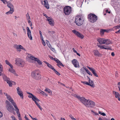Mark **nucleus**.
<instances>
[{
	"mask_svg": "<svg viewBox=\"0 0 120 120\" xmlns=\"http://www.w3.org/2000/svg\"><path fill=\"white\" fill-rule=\"evenodd\" d=\"M76 97L87 107L91 108L93 107L95 105V103L90 100H87L84 97H81L79 96L76 95Z\"/></svg>",
	"mask_w": 120,
	"mask_h": 120,
	"instance_id": "obj_1",
	"label": "nucleus"
},
{
	"mask_svg": "<svg viewBox=\"0 0 120 120\" xmlns=\"http://www.w3.org/2000/svg\"><path fill=\"white\" fill-rule=\"evenodd\" d=\"M31 76L33 78L37 80L40 79L41 78L40 72L38 70L32 71L31 73Z\"/></svg>",
	"mask_w": 120,
	"mask_h": 120,
	"instance_id": "obj_2",
	"label": "nucleus"
},
{
	"mask_svg": "<svg viewBox=\"0 0 120 120\" xmlns=\"http://www.w3.org/2000/svg\"><path fill=\"white\" fill-rule=\"evenodd\" d=\"M88 18L90 22L94 23L97 20L98 17L94 14L90 13L88 15Z\"/></svg>",
	"mask_w": 120,
	"mask_h": 120,
	"instance_id": "obj_3",
	"label": "nucleus"
},
{
	"mask_svg": "<svg viewBox=\"0 0 120 120\" xmlns=\"http://www.w3.org/2000/svg\"><path fill=\"white\" fill-rule=\"evenodd\" d=\"M83 20L81 19L80 16H76L74 22L77 26H80L82 25L83 23Z\"/></svg>",
	"mask_w": 120,
	"mask_h": 120,
	"instance_id": "obj_4",
	"label": "nucleus"
},
{
	"mask_svg": "<svg viewBox=\"0 0 120 120\" xmlns=\"http://www.w3.org/2000/svg\"><path fill=\"white\" fill-rule=\"evenodd\" d=\"M71 11V7L69 6H66L64 8V11L66 15H69Z\"/></svg>",
	"mask_w": 120,
	"mask_h": 120,
	"instance_id": "obj_5",
	"label": "nucleus"
},
{
	"mask_svg": "<svg viewBox=\"0 0 120 120\" xmlns=\"http://www.w3.org/2000/svg\"><path fill=\"white\" fill-rule=\"evenodd\" d=\"M72 32L79 38L82 39L84 38V36L82 34L75 30H72Z\"/></svg>",
	"mask_w": 120,
	"mask_h": 120,
	"instance_id": "obj_6",
	"label": "nucleus"
},
{
	"mask_svg": "<svg viewBox=\"0 0 120 120\" xmlns=\"http://www.w3.org/2000/svg\"><path fill=\"white\" fill-rule=\"evenodd\" d=\"M16 90L18 94L19 95L21 98H22V99H23V94L21 90H20V88L19 87L17 88Z\"/></svg>",
	"mask_w": 120,
	"mask_h": 120,
	"instance_id": "obj_7",
	"label": "nucleus"
},
{
	"mask_svg": "<svg viewBox=\"0 0 120 120\" xmlns=\"http://www.w3.org/2000/svg\"><path fill=\"white\" fill-rule=\"evenodd\" d=\"M26 29L28 36L30 40H32V37L31 35V31L28 27H26Z\"/></svg>",
	"mask_w": 120,
	"mask_h": 120,
	"instance_id": "obj_8",
	"label": "nucleus"
},
{
	"mask_svg": "<svg viewBox=\"0 0 120 120\" xmlns=\"http://www.w3.org/2000/svg\"><path fill=\"white\" fill-rule=\"evenodd\" d=\"M72 63L73 64L74 66L75 67H79V63L77 60L74 59L72 61Z\"/></svg>",
	"mask_w": 120,
	"mask_h": 120,
	"instance_id": "obj_9",
	"label": "nucleus"
},
{
	"mask_svg": "<svg viewBox=\"0 0 120 120\" xmlns=\"http://www.w3.org/2000/svg\"><path fill=\"white\" fill-rule=\"evenodd\" d=\"M7 110L10 112H12L14 109L13 107L11 104L6 106Z\"/></svg>",
	"mask_w": 120,
	"mask_h": 120,
	"instance_id": "obj_10",
	"label": "nucleus"
},
{
	"mask_svg": "<svg viewBox=\"0 0 120 120\" xmlns=\"http://www.w3.org/2000/svg\"><path fill=\"white\" fill-rule=\"evenodd\" d=\"M30 57L31 59L37 61L39 64L41 65L42 64V62L38 59L34 57L33 56H30Z\"/></svg>",
	"mask_w": 120,
	"mask_h": 120,
	"instance_id": "obj_11",
	"label": "nucleus"
},
{
	"mask_svg": "<svg viewBox=\"0 0 120 120\" xmlns=\"http://www.w3.org/2000/svg\"><path fill=\"white\" fill-rule=\"evenodd\" d=\"M113 94L115 95V97L118 99L119 101H120V95L118 92H116L114 91H113Z\"/></svg>",
	"mask_w": 120,
	"mask_h": 120,
	"instance_id": "obj_12",
	"label": "nucleus"
},
{
	"mask_svg": "<svg viewBox=\"0 0 120 120\" xmlns=\"http://www.w3.org/2000/svg\"><path fill=\"white\" fill-rule=\"evenodd\" d=\"M97 41L99 42V43L101 44H105V39L102 38H99L97 39Z\"/></svg>",
	"mask_w": 120,
	"mask_h": 120,
	"instance_id": "obj_13",
	"label": "nucleus"
},
{
	"mask_svg": "<svg viewBox=\"0 0 120 120\" xmlns=\"http://www.w3.org/2000/svg\"><path fill=\"white\" fill-rule=\"evenodd\" d=\"M47 20L48 21L49 23L51 26H53L54 25V23L53 22L54 21L50 17V18H48L47 19Z\"/></svg>",
	"mask_w": 120,
	"mask_h": 120,
	"instance_id": "obj_14",
	"label": "nucleus"
},
{
	"mask_svg": "<svg viewBox=\"0 0 120 120\" xmlns=\"http://www.w3.org/2000/svg\"><path fill=\"white\" fill-rule=\"evenodd\" d=\"M7 3V6L9 8H10V9H14V6L11 3H10V2H9V1Z\"/></svg>",
	"mask_w": 120,
	"mask_h": 120,
	"instance_id": "obj_15",
	"label": "nucleus"
},
{
	"mask_svg": "<svg viewBox=\"0 0 120 120\" xmlns=\"http://www.w3.org/2000/svg\"><path fill=\"white\" fill-rule=\"evenodd\" d=\"M86 69L87 68L86 67H83V68H82L80 70L81 72L83 74L84 76H85L86 73L85 71H86Z\"/></svg>",
	"mask_w": 120,
	"mask_h": 120,
	"instance_id": "obj_16",
	"label": "nucleus"
},
{
	"mask_svg": "<svg viewBox=\"0 0 120 120\" xmlns=\"http://www.w3.org/2000/svg\"><path fill=\"white\" fill-rule=\"evenodd\" d=\"M94 54L96 56H101V54L99 53L98 51L97 50H94Z\"/></svg>",
	"mask_w": 120,
	"mask_h": 120,
	"instance_id": "obj_17",
	"label": "nucleus"
},
{
	"mask_svg": "<svg viewBox=\"0 0 120 120\" xmlns=\"http://www.w3.org/2000/svg\"><path fill=\"white\" fill-rule=\"evenodd\" d=\"M14 47L17 50H18L21 49L22 48V46L20 45H14Z\"/></svg>",
	"mask_w": 120,
	"mask_h": 120,
	"instance_id": "obj_18",
	"label": "nucleus"
},
{
	"mask_svg": "<svg viewBox=\"0 0 120 120\" xmlns=\"http://www.w3.org/2000/svg\"><path fill=\"white\" fill-rule=\"evenodd\" d=\"M105 45H103V46H101V49H105L110 50H112V49L111 48V47H108V48H105Z\"/></svg>",
	"mask_w": 120,
	"mask_h": 120,
	"instance_id": "obj_19",
	"label": "nucleus"
},
{
	"mask_svg": "<svg viewBox=\"0 0 120 120\" xmlns=\"http://www.w3.org/2000/svg\"><path fill=\"white\" fill-rule=\"evenodd\" d=\"M44 5L45 6V7L47 9H49V5L48 1H46V0H44Z\"/></svg>",
	"mask_w": 120,
	"mask_h": 120,
	"instance_id": "obj_20",
	"label": "nucleus"
},
{
	"mask_svg": "<svg viewBox=\"0 0 120 120\" xmlns=\"http://www.w3.org/2000/svg\"><path fill=\"white\" fill-rule=\"evenodd\" d=\"M106 41H105V44L107 45H109L112 44V42L109 39H105Z\"/></svg>",
	"mask_w": 120,
	"mask_h": 120,
	"instance_id": "obj_21",
	"label": "nucleus"
},
{
	"mask_svg": "<svg viewBox=\"0 0 120 120\" xmlns=\"http://www.w3.org/2000/svg\"><path fill=\"white\" fill-rule=\"evenodd\" d=\"M28 97L29 98H32V100L34 101H36V97L35 96L33 95L32 96H28Z\"/></svg>",
	"mask_w": 120,
	"mask_h": 120,
	"instance_id": "obj_22",
	"label": "nucleus"
},
{
	"mask_svg": "<svg viewBox=\"0 0 120 120\" xmlns=\"http://www.w3.org/2000/svg\"><path fill=\"white\" fill-rule=\"evenodd\" d=\"M3 78L4 79V80L5 81L7 82H9V81L10 80L9 78L7 77L6 76H4L3 77Z\"/></svg>",
	"mask_w": 120,
	"mask_h": 120,
	"instance_id": "obj_23",
	"label": "nucleus"
},
{
	"mask_svg": "<svg viewBox=\"0 0 120 120\" xmlns=\"http://www.w3.org/2000/svg\"><path fill=\"white\" fill-rule=\"evenodd\" d=\"M8 71L10 72L13 73L16 75H17V74L15 72V71L13 69V68L12 69H9Z\"/></svg>",
	"mask_w": 120,
	"mask_h": 120,
	"instance_id": "obj_24",
	"label": "nucleus"
},
{
	"mask_svg": "<svg viewBox=\"0 0 120 120\" xmlns=\"http://www.w3.org/2000/svg\"><path fill=\"white\" fill-rule=\"evenodd\" d=\"M14 11V9H10V10L6 13V15H8L10 14H12Z\"/></svg>",
	"mask_w": 120,
	"mask_h": 120,
	"instance_id": "obj_25",
	"label": "nucleus"
},
{
	"mask_svg": "<svg viewBox=\"0 0 120 120\" xmlns=\"http://www.w3.org/2000/svg\"><path fill=\"white\" fill-rule=\"evenodd\" d=\"M19 59H18L17 60V59H16L15 61L16 62L15 64H16L18 65H22V64L21 63L19 62Z\"/></svg>",
	"mask_w": 120,
	"mask_h": 120,
	"instance_id": "obj_26",
	"label": "nucleus"
},
{
	"mask_svg": "<svg viewBox=\"0 0 120 120\" xmlns=\"http://www.w3.org/2000/svg\"><path fill=\"white\" fill-rule=\"evenodd\" d=\"M81 82L83 84H85L86 85H89L90 86H93L92 85H90V83L89 82V83L88 82H86V81H82Z\"/></svg>",
	"mask_w": 120,
	"mask_h": 120,
	"instance_id": "obj_27",
	"label": "nucleus"
},
{
	"mask_svg": "<svg viewBox=\"0 0 120 120\" xmlns=\"http://www.w3.org/2000/svg\"><path fill=\"white\" fill-rule=\"evenodd\" d=\"M45 91L48 92L50 95H51L52 94L51 90L48 88H46Z\"/></svg>",
	"mask_w": 120,
	"mask_h": 120,
	"instance_id": "obj_28",
	"label": "nucleus"
},
{
	"mask_svg": "<svg viewBox=\"0 0 120 120\" xmlns=\"http://www.w3.org/2000/svg\"><path fill=\"white\" fill-rule=\"evenodd\" d=\"M57 65L60 68H61L60 65L63 67H64V66L62 64L60 61H59L58 64H57Z\"/></svg>",
	"mask_w": 120,
	"mask_h": 120,
	"instance_id": "obj_29",
	"label": "nucleus"
},
{
	"mask_svg": "<svg viewBox=\"0 0 120 120\" xmlns=\"http://www.w3.org/2000/svg\"><path fill=\"white\" fill-rule=\"evenodd\" d=\"M93 74L96 77H98V75L96 73V71L94 69V70L92 71Z\"/></svg>",
	"mask_w": 120,
	"mask_h": 120,
	"instance_id": "obj_30",
	"label": "nucleus"
},
{
	"mask_svg": "<svg viewBox=\"0 0 120 120\" xmlns=\"http://www.w3.org/2000/svg\"><path fill=\"white\" fill-rule=\"evenodd\" d=\"M47 66L49 67L50 68L53 70L54 69V68L52 66L51 64H50L49 63L48 64Z\"/></svg>",
	"mask_w": 120,
	"mask_h": 120,
	"instance_id": "obj_31",
	"label": "nucleus"
},
{
	"mask_svg": "<svg viewBox=\"0 0 120 120\" xmlns=\"http://www.w3.org/2000/svg\"><path fill=\"white\" fill-rule=\"evenodd\" d=\"M55 32L54 31H48V33L50 34V35L51 36L53 35L55 33Z\"/></svg>",
	"mask_w": 120,
	"mask_h": 120,
	"instance_id": "obj_32",
	"label": "nucleus"
},
{
	"mask_svg": "<svg viewBox=\"0 0 120 120\" xmlns=\"http://www.w3.org/2000/svg\"><path fill=\"white\" fill-rule=\"evenodd\" d=\"M53 71L55 72L56 74L59 76L60 75V73L58 72L55 69H54Z\"/></svg>",
	"mask_w": 120,
	"mask_h": 120,
	"instance_id": "obj_33",
	"label": "nucleus"
},
{
	"mask_svg": "<svg viewBox=\"0 0 120 120\" xmlns=\"http://www.w3.org/2000/svg\"><path fill=\"white\" fill-rule=\"evenodd\" d=\"M86 73L89 75H90L91 76L92 75V74L87 69V68L86 69Z\"/></svg>",
	"mask_w": 120,
	"mask_h": 120,
	"instance_id": "obj_34",
	"label": "nucleus"
},
{
	"mask_svg": "<svg viewBox=\"0 0 120 120\" xmlns=\"http://www.w3.org/2000/svg\"><path fill=\"white\" fill-rule=\"evenodd\" d=\"M100 34L101 35H103L104 34V31L103 29H101L100 30Z\"/></svg>",
	"mask_w": 120,
	"mask_h": 120,
	"instance_id": "obj_35",
	"label": "nucleus"
},
{
	"mask_svg": "<svg viewBox=\"0 0 120 120\" xmlns=\"http://www.w3.org/2000/svg\"><path fill=\"white\" fill-rule=\"evenodd\" d=\"M90 85H92V86H91L92 87L94 88V87L95 85H94V84L92 81H90Z\"/></svg>",
	"mask_w": 120,
	"mask_h": 120,
	"instance_id": "obj_36",
	"label": "nucleus"
},
{
	"mask_svg": "<svg viewBox=\"0 0 120 120\" xmlns=\"http://www.w3.org/2000/svg\"><path fill=\"white\" fill-rule=\"evenodd\" d=\"M42 41V44L44 46H45L46 45L44 41L43 40V38H41Z\"/></svg>",
	"mask_w": 120,
	"mask_h": 120,
	"instance_id": "obj_37",
	"label": "nucleus"
},
{
	"mask_svg": "<svg viewBox=\"0 0 120 120\" xmlns=\"http://www.w3.org/2000/svg\"><path fill=\"white\" fill-rule=\"evenodd\" d=\"M5 103L7 104L6 106H7L9 105H10L11 104L10 103L8 100H6L5 101Z\"/></svg>",
	"mask_w": 120,
	"mask_h": 120,
	"instance_id": "obj_38",
	"label": "nucleus"
},
{
	"mask_svg": "<svg viewBox=\"0 0 120 120\" xmlns=\"http://www.w3.org/2000/svg\"><path fill=\"white\" fill-rule=\"evenodd\" d=\"M113 28L115 29H117L120 28V24H119V25H117L116 26L114 27H113Z\"/></svg>",
	"mask_w": 120,
	"mask_h": 120,
	"instance_id": "obj_39",
	"label": "nucleus"
},
{
	"mask_svg": "<svg viewBox=\"0 0 120 120\" xmlns=\"http://www.w3.org/2000/svg\"><path fill=\"white\" fill-rule=\"evenodd\" d=\"M7 83L8 84L9 86L11 87L12 86V84L11 82V81H10V80L9 81V82H7Z\"/></svg>",
	"mask_w": 120,
	"mask_h": 120,
	"instance_id": "obj_40",
	"label": "nucleus"
},
{
	"mask_svg": "<svg viewBox=\"0 0 120 120\" xmlns=\"http://www.w3.org/2000/svg\"><path fill=\"white\" fill-rule=\"evenodd\" d=\"M53 60L55 61L57 64H58L59 61H60L58 59L56 58H54Z\"/></svg>",
	"mask_w": 120,
	"mask_h": 120,
	"instance_id": "obj_41",
	"label": "nucleus"
},
{
	"mask_svg": "<svg viewBox=\"0 0 120 120\" xmlns=\"http://www.w3.org/2000/svg\"><path fill=\"white\" fill-rule=\"evenodd\" d=\"M26 17L27 19H30L28 13L26 15Z\"/></svg>",
	"mask_w": 120,
	"mask_h": 120,
	"instance_id": "obj_42",
	"label": "nucleus"
},
{
	"mask_svg": "<svg viewBox=\"0 0 120 120\" xmlns=\"http://www.w3.org/2000/svg\"><path fill=\"white\" fill-rule=\"evenodd\" d=\"M9 97L8 96H7V98L8 100L9 101H10V99H11L12 98L10 95H9Z\"/></svg>",
	"mask_w": 120,
	"mask_h": 120,
	"instance_id": "obj_43",
	"label": "nucleus"
},
{
	"mask_svg": "<svg viewBox=\"0 0 120 120\" xmlns=\"http://www.w3.org/2000/svg\"><path fill=\"white\" fill-rule=\"evenodd\" d=\"M39 32L40 34V36L41 38H43V37L42 36L41 31L40 30H39Z\"/></svg>",
	"mask_w": 120,
	"mask_h": 120,
	"instance_id": "obj_44",
	"label": "nucleus"
},
{
	"mask_svg": "<svg viewBox=\"0 0 120 120\" xmlns=\"http://www.w3.org/2000/svg\"><path fill=\"white\" fill-rule=\"evenodd\" d=\"M87 68H88L89 69V70L91 72L94 70V68H90V67H89L88 66L87 67Z\"/></svg>",
	"mask_w": 120,
	"mask_h": 120,
	"instance_id": "obj_45",
	"label": "nucleus"
},
{
	"mask_svg": "<svg viewBox=\"0 0 120 120\" xmlns=\"http://www.w3.org/2000/svg\"><path fill=\"white\" fill-rule=\"evenodd\" d=\"M4 4H6L8 2L6 0H0Z\"/></svg>",
	"mask_w": 120,
	"mask_h": 120,
	"instance_id": "obj_46",
	"label": "nucleus"
},
{
	"mask_svg": "<svg viewBox=\"0 0 120 120\" xmlns=\"http://www.w3.org/2000/svg\"><path fill=\"white\" fill-rule=\"evenodd\" d=\"M5 63L6 64L8 65H9L10 64L9 62L7 60H6L5 61Z\"/></svg>",
	"mask_w": 120,
	"mask_h": 120,
	"instance_id": "obj_47",
	"label": "nucleus"
},
{
	"mask_svg": "<svg viewBox=\"0 0 120 120\" xmlns=\"http://www.w3.org/2000/svg\"><path fill=\"white\" fill-rule=\"evenodd\" d=\"M43 14L44 16H45L46 18H47V19H48V18H50V17H49L47 16L45 14L43 13Z\"/></svg>",
	"mask_w": 120,
	"mask_h": 120,
	"instance_id": "obj_48",
	"label": "nucleus"
},
{
	"mask_svg": "<svg viewBox=\"0 0 120 120\" xmlns=\"http://www.w3.org/2000/svg\"><path fill=\"white\" fill-rule=\"evenodd\" d=\"M37 106L39 108V109L41 110H42V108L41 107L40 105L39 104L37 105Z\"/></svg>",
	"mask_w": 120,
	"mask_h": 120,
	"instance_id": "obj_49",
	"label": "nucleus"
},
{
	"mask_svg": "<svg viewBox=\"0 0 120 120\" xmlns=\"http://www.w3.org/2000/svg\"><path fill=\"white\" fill-rule=\"evenodd\" d=\"M16 111V113L17 114H20V112L19 111V109L15 110Z\"/></svg>",
	"mask_w": 120,
	"mask_h": 120,
	"instance_id": "obj_50",
	"label": "nucleus"
},
{
	"mask_svg": "<svg viewBox=\"0 0 120 120\" xmlns=\"http://www.w3.org/2000/svg\"><path fill=\"white\" fill-rule=\"evenodd\" d=\"M14 108L16 110L19 109L18 107H17L16 105H14Z\"/></svg>",
	"mask_w": 120,
	"mask_h": 120,
	"instance_id": "obj_51",
	"label": "nucleus"
},
{
	"mask_svg": "<svg viewBox=\"0 0 120 120\" xmlns=\"http://www.w3.org/2000/svg\"><path fill=\"white\" fill-rule=\"evenodd\" d=\"M49 57L52 60H53L54 58H53L52 56H50L49 55Z\"/></svg>",
	"mask_w": 120,
	"mask_h": 120,
	"instance_id": "obj_52",
	"label": "nucleus"
},
{
	"mask_svg": "<svg viewBox=\"0 0 120 120\" xmlns=\"http://www.w3.org/2000/svg\"><path fill=\"white\" fill-rule=\"evenodd\" d=\"M116 34H119L120 33V30H119L115 32Z\"/></svg>",
	"mask_w": 120,
	"mask_h": 120,
	"instance_id": "obj_53",
	"label": "nucleus"
},
{
	"mask_svg": "<svg viewBox=\"0 0 120 120\" xmlns=\"http://www.w3.org/2000/svg\"><path fill=\"white\" fill-rule=\"evenodd\" d=\"M106 13H108L109 14H110V11H109V10L108 9H107L106 10Z\"/></svg>",
	"mask_w": 120,
	"mask_h": 120,
	"instance_id": "obj_54",
	"label": "nucleus"
},
{
	"mask_svg": "<svg viewBox=\"0 0 120 120\" xmlns=\"http://www.w3.org/2000/svg\"><path fill=\"white\" fill-rule=\"evenodd\" d=\"M27 93L29 95V96H32V95H33L32 93L29 92H28Z\"/></svg>",
	"mask_w": 120,
	"mask_h": 120,
	"instance_id": "obj_55",
	"label": "nucleus"
},
{
	"mask_svg": "<svg viewBox=\"0 0 120 120\" xmlns=\"http://www.w3.org/2000/svg\"><path fill=\"white\" fill-rule=\"evenodd\" d=\"M24 117L26 120H29V119L26 117V115L25 116H24Z\"/></svg>",
	"mask_w": 120,
	"mask_h": 120,
	"instance_id": "obj_56",
	"label": "nucleus"
},
{
	"mask_svg": "<svg viewBox=\"0 0 120 120\" xmlns=\"http://www.w3.org/2000/svg\"><path fill=\"white\" fill-rule=\"evenodd\" d=\"M9 65L11 68V69L12 68H13V66L11 64H10V63L9 64Z\"/></svg>",
	"mask_w": 120,
	"mask_h": 120,
	"instance_id": "obj_57",
	"label": "nucleus"
},
{
	"mask_svg": "<svg viewBox=\"0 0 120 120\" xmlns=\"http://www.w3.org/2000/svg\"><path fill=\"white\" fill-rule=\"evenodd\" d=\"M72 50H73V52H75V53H76V52H77V51L75 50V49H74V48H73L72 49Z\"/></svg>",
	"mask_w": 120,
	"mask_h": 120,
	"instance_id": "obj_58",
	"label": "nucleus"
},
{
	"mask_svg": "<svg viewBox=\"0 0 120 120\" xmlns=\"http://www.w3.org/2000/svg\"><path fill=\"white\" fill-rule=\"evenodd\" d=\"M3 116V114L2 112L0 111V118L2 117Z\"/></svg>",
	"mask_w": 120,
	"mask_h": 120,
	"instance_id": "obj_59",
	"label": "nucleus"
},
{
	"mask_svg": "<svg viewBox=\"0 0 120 120\" xmlns=\"http://www.w3.org/2000/svg\"><path fill=\"white\" fill-rule=\"evenodd\" d=\"M101 115H102L103 116H106V114L104 112H102Z\"/></svg>",
	"mask_w": 120,
	"mask_h": 120,
	"instance_id": "obj_60",
	"label": "nucleus"
},
{
	"mask_svg": "<svg viewBox=\"0 0 120 120\" xmlns=\"http://www.w3.org/2000/svg\"><path fill=\"white\" fill-rule=\"evenodd\" d=\"M103 30L104 31V32H106L107 33H108L109 32V30H107L105 29H103Z\"/></svg>",
	"mask_w": 120,
	"mask_h": 120,
	"instance_id": "obj_61",
	"label": "nucleus"
},
{
	"mask_svg": "<svg viewBox=\"0 0 120 120\" xmlns=\"http://www.w3.org/2000/svg\"><path fill=\"white\" fill-rule=\"evenodd\" d=\"M111 55L112 56H114L115 55V54L113 52H112L111 54Z\"/></svg>",
	"mask_w": 120,
	"mask_h": 120,
	"instance_id": "obj_62",
	"label": "nucleus"
},
{
	"mask_svg": "<svg viewBox=\"0 0 120 120\" xmlns=\"http://www.w3.org/2000/svg\"><path fill=\"white\" fill-rule=\"evenodd\" d=\"M41 91V92H40V93L44 95L45 94V92L43 91Z\"/></svg>",
	"mask_w": 120,
	"mask_h": 120,
	"instance_id": "obj_63",
	"label": "nucleus"
},
{
	"mask_svg": "<svg viewBox=\"0 0 120 120\" xmlns=\"http://www.w3.org/2000/svg\"><path fill=\"white\" fill-rule=\"evenodd\" d=\"M12 104L13 106H14V105H16V103L15 102H12Z\"/></svg>",
	"mask_w": 120,
	"mask_h": 120,
	"instance_id": "obj_64",
	"label": "nucleus"
}]
</instances>
